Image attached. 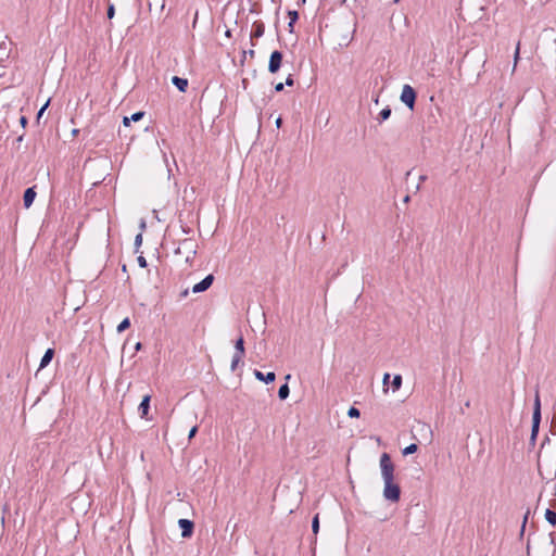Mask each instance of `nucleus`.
I'll list each match as a JSON object with an SVG mask.
<instances>
[{"mask_svg":"<svg viewBox=\"0 0 556 556\" xmlns=\"http://www.w3.org/2000/svg\"><path fill=\"white\" fill-rule=\"evenodd\" d=\"M197 248L198 244L192 238H185L175 247L174 254L185 256V262L191 265L197 255Z\"/></svg>","mask_w":556,"mask_h":556,"instance_id":"f257e3e1","label":"nucleus"},{"mask_svg":"<svg viewBox=\"0 0 556 556\" xmlns=\"http://www.w3.org/2000/svg\"><path fill=\"white\" fill-rule=\"evenodd\" d=\"M541 418H542L541 400H540L539 391H536L535 397H534V403H533L532 426H531V435H530V443L532 445L535 444V441H536V438L539 434Z\"/></svg>","mask_w":556,"mask_h":556,"instance_id":"f03ea898","label":"nucleus"},{"mask_svg":"<svg viewBox=\"0 0 556 556\" xmlns=\"http://www.w3.org/2000/svg\"><path fill=\"white\" fill-rule=\"evenodd\" d=\"M383 497L391 502L397 503L401 500V488L399 483L394 482V479L383 480Z\"/></svg>","mask_w":556,"mask_h":556,"instance_id":"7ed1b4c3","label":"nucleus"},{"mask_svg":"<svg viewBox=\"0 0 556 556\" xmlns=\"http://www.w3.org/2000/svg\"><path fill=\"white\" fill-rule=\"evenodd\" d=\"M379 466L381 470V477L383 480L394 479L395 466L392 462L390 454L386 452L381 454Z\"/></svg>","mask_w":556,"mask_h":556,"instance_id":"20e7f679","label":"nucleus"},{"mask_svg":"<svg viewBox=\"0 0 556 556\" xmlns=\"http://www.w3.org/2000/svg\"><path fill=\"white\" fill-rule=\"evenodd\" d=\"M400 100L413 111L417 100V92L410 85H404L400 96Z\"/></svg>","mask_w":556,"mask_h":556,"instance_id":"39448f33","label":"nucleus"},{"mask_svg":"<svg viewBox=\"0 0 556 556\" xmlns=\"http://www.w3.org/2000/svg\"><path fill=\"white\" fill-rule=\"evenodd\" d=\"M12 51V41L8 35L0 30V63L9 59Z\"/></svg>","mask_w":556,"mask_h":556,"instance_id":"423d86ee","label":"nucleus"},{"mask_svg":"<svg viewBox=\"0 0 556 556\" xmlns=\"http://www.w3.org/2000/svg\"><path fill=\"white\" fill-rule=\"evenodd\" d=\"M283 54L279 50H275L270 53L268 62V72L276 74L282 65Z\"/></svg>","mask_w":556,"mask_h":556,"instance_id":"0eeeda50","label":"nucleus"},{"mask_svg":"<svg viewBox=\"0 0 556 556\" xmlns=\"http://www.w3.org/2000/svg\"><path fill=\"white\" fill-rule=\"evenodd\" d=\"M178 526L181 529V536L189 539L194 532V522L190 519L181 518L178 520Z\"/></svg>","mask_w":556,"mask_h":556,"instance_id":"6e6552de","label":"nucleus"},{"mask_svg":"<svg viewBox=\"0 0 556 556\" xmlns=\"http://www.w3.org/2000/svg\"><path fill=\"white\" fill-rule=\"evenodd\" d=\"M150 402H151V395L150 394H146L139 406H138V412H139V415L142 419H146V420H151L152 418L149 416V410H150Z\"/></svg>","mask_w":556,"mask_h":556,"instance_id":"1a4fd4ad","label":"nucleus"},{"mask_svg":"<svg viewBox=\"0 0 556 556\" xmlns=\"http://www.w3.org/2000/svg\"><path fill=\"white\" fill-rule=\"evenodd\" d=\"M265 33V24L262 21H255L252 25V31L250 34L251 45L255 46L254 40L263 37Z\"/></svg>","mask_w":556,"mask_h":556,"instance_id":"9d476101","label":"nucleus"},{"mask_svg":"<svg viewBox=\"0 0 556 556\" xmlns=\"http://www.w3.org/2000/svg\"><path fill=\"white\" fill-rule=\"evenodd\" d=\"M214 282V276L212 274L205 276L200 282L192 287L193 293H201L206 291Z\"/></svg>","mask_w":556,"mask_h":556,"instance_id":"9b49d317","label":"nucleus"},{"mask_svg":"<svg viewBox=\"0 0 556 556\" xmlns=\"http://www.w3.org/2000/svg\"><path fill=\"white\" fill-rule=\"evenodd\" d=\"M37 192H36V186L29 187L24 191L23 194V204L25 208H29L35 199H36Z\"/></svg>","mask_w":556,"mask_h":556,"instance_id":"f8f14e48","label":"nucleus"},{"mask_svg":"<svg viewBox=\"0 0 556 556\" xmlns=\"http://www.w3.org/2000/svg\"><path fill=\"white\" fill-rule=\"evenodd\" d=\"M253 375L258 381H262L266 384L273 383L276 379V374L274 371L263 374L261 370L254 369Z\"/></svg>","mask_w":556,"mask_h":556,"instance_id":"ddd939ff","label":"nucleus"},{"mask_svg":"<svg viewBox=\"0 0 556 556\" xmlns=\"http://www.w3.org/2000/svg\"><path fill=\"white\" fill-rule=\"evenodd\" d=\"M172 84L180 91L186 92L188 88V79L179 76L172 77Z\"/></svg>","mask_w":556,"mask_h":556,"instance_id":"4468645a","label":"nucleus"},{"mask_svg":"<svg viewBox=\"0 0 556 556\" xmlns=\"http://www.w3.org/2000/svg\"><path fill=\"white\" fill-rule=\"evenodd\" d=\"M238 357H244L245 348H244V338L242 334L235 341V354Z\"/></svg>","mask_w":556,"mask_h":556,"instance_id":"2eb2a0df","label":"nucleus"},{"mask_svg":"<svg viewBox=\"0 0 556 556\" xmlns=\"http://www.w3.org/2000/svg\"><path fill=\"white\" fill-rule=\"evenodd\" d=\"M54 353H55L54 350L51 348L46 350L43 356L40 359V365H39L40 369L47 367L51 363V361L54 356Z\"/></svg>","mask_w":556,"mask_h":556,"instance_id":"dca6fc26","label":"nucleus"},{"mask_svg":"<svg viewBox=\"0 0 556 556\" xmlns=\"http://www.w3.org/2000/svg\"><path fill=\"white\" fill-rule=\"evenodd\" d=\"M391 112H392V111H391L390 106H386V108H383V109L379 112V114H378V116H377V121H378L380 124H381V123H383L384 121H387V119L391 116Z\"/></svg>","mask_w":556,"mask_h":556,"instance_id":"f3484780","label":"nucleus"},{"mask_svg":"<svg viewBox=\"0 0 556 556\" xmlns=\"http://www.w3.org/2000/svg\"><path fill=\"white\" fill-rule=\"evenodd\" d=\"M289 393H290V389H289L288 382H286L282 386H280V388L278 390V397L281 401H283L289 396Z\"/></svg>","mask_w":556,"mask_h":556,"instance_id":"a211bd4d","label":"nucleus"},{"mask_svg":"<svg viewBox=\"0 0 556 556\" xmlns=\"http://www.w3.org/2000/svg\"><path fill=\"white\" fill-rule=\"evenodd\" d=\"M544 516H545V519H546V521H547L548 523H551V525H552V526H554V527L556 526V511H554V510H552V509L547 508V509L545 510V515H544Z\"/></svg>","mask_w":556,"mask_h":556,"instance_id":"6ab92c4d","label":"nucleus"},{"mask_svg":"<svg viewBox=\"0 0 556 556\" xmlns=\"http://www.w3.org/2000/svg\"><path fill=\"white\" fill-rule=\"evenodd\" d=\"M130 327V319L128 317L124 318L119 325L117 326V332L122 333Z\"/></svg>","mask_w":556,"mask_h":556,"instance_id":"aec40b11","label":"nucleus"},{"mask_svg":"<svg viewBox=\"0 0 556 556\" xmlns=\"http://www.w3.org/2000/svg\"><path fill=\"white\" fill-rule=\"evenodd\" d=\"M418 450V445L416 443H412L409 445H407L403 451H402V454L404 456H407V455H410V454H414L416 453Z\"/></svg>","mask_w":556,"mask_h":556,"instance_id":"412c9836","label":"nucleus"},{"mask_svg":"<svg viewBox=\"0 0 556 556\" xmlns=\"http://www.w3.org/2000/svg\"><path fill=\"white\" fill-rule=\"evenodd\" d=\"M312 531H313L315 536L317 535V533L319 531V515L318 514H316L313 517V520H312Z\"/></svg>","mask_w":556,"mask_h":556,"instance_id":"4be33fe9","label":"nucleus"},{"mask_svg":"<svg viewBox=\"0 0 556 556\" xmlns=\"http://www.w3.org/2000/svg\"><path fill=\"white\" fill-rule=\"evenodd\" d=\"M287 14L291 23H296L299 21L300 14L296 10H289Z\"/></svg>","mask_w":556,"mask_h":556,"instance_id":"5701e85b","label":"nucleus"},{"mask_svg":"<svg viewBox=\"0 0 556 556\" xmlns=\"http://www.w3.org/2000/svg\"><path fill=\"white\" fill-rule=\"evenodd\" d=\"M402 386V376L401 375H395L393 377V381H392V388L394 391L399 390Z\"/></svg>","mask_w":556,"mask_h":556,"instance_id":"b1692460","label":"nucleus"},{"mask_svg":"<svg viewBox=\"0 0 556 556\" xmlns=\"http://www.w3.org/2000/svg\"><path fill=\"white\" fill-rule=\"evenodd\" d=\"M242 358L243 357H238L236 355L232 356V359H231V365H230V370L231 371H236L239 364L242 362Z\"/></svg>","mask_w":556,"mask_h":556,"instance_id":"393cba45","label":"nucleus"},{"mask_svg":"<svg viewBox=\"0 0 556 556\" xmlns=\"http://www.w3.org/2000/svg\"><path fill=\"white\" fill-rule=\"evenodd\" d=\"M50 103V100H48L41 108L40 110L38 111L37 113V116H36V122L39 124L40 123V119L41 117L43 116V113L45 111L47 110L48 105Z\"/></svg>","mask_w":556,"mask_h":556,"instance_id":"a878e982","label":"nucleus"},{"mask_svg":"<svg viewBox=\"0 0 556 556\" xmlns=\"http://www.w3.org/2000/svg\"><path fill=\"white\" fill-rule=\"evenodd\" d=\"M348 415L351 418H358L361 416V412L358 408L351 406L348 410Z\"/></svg>","mask_w":556,"mask_h":556,"instance_id":"bb28decb","label":"nucleus"},{"mask_svg":"<svg viewBox=\"0 0 556 556\" xmlns=\"http://www.w3.org/2000/svg\"><path fill=\"white\" fill-rule=\"evenodd\" d=\"M142 244V233H138L136 237H135V242H134V245H135V252L137 253L139 251V248L140 245Z\"/></svg>","mask_w":556,"mask_h":556,"instance_id":"cd10ccee","label":"nucleus"},{"mask_svg":"<svg viewBox=\"0 0 556 556\" xmlns=\"http://www.w3.org/2000/svg\"><path fill=\"white\" fill-rule=\"evenodd\" d=\"M115 15V7L114 4L110 3L108 5V10H106V16L109 20H112Z\"/></svg>","mask_w":556,"mask_h":556,"instance_id":"c85d7f7f","label":"nucleus"},{"mask_svg":"<svg viewBox=\"0 0 556 556\" xmlns=\"http://www.w3.org/2000/svg\"><path fill=\"white\" fill-rule=\"evenodd\" d=\"M143 116H144V112L143 111H138V112H135L130 116V119H131V122H139Z\"/></svg>","mask_w":556,"mask_h":556,"instance_id":"c756f323","label":"nucleus"},{"mask_svg":"<svg viewBox=\"0 0 556 556\" xmlns=\"http://www.w3.org/2000/svg\"><path fill=\"white\" fill-rule=\"evenodd\" d=\"M137 262H138V265L141 267V268H146L148 266V263H147V260L146 257H143L142 255H139L137 257Z\"/></svg>","mask_w":556,"mask_h":556,"instance_id":"7c9ffc66","label":"nucleus"},{"mask_svg":"<svg viewBox=\"0 0 556 556\" xmlns=\"http://www.w3.org/2000/svg\"><path fill=\"white\" fill-rule=\"evenodd\" d=\"M198 430H199V428H198V426H197V425H195V426H193V427L190 429L189 434H188V440H189V441H191V440L195 437V434L198 433Z\"/></svg>","mask_w":556,"mask_h":556,"instance_id":"2f4dec72","label":"nucleus"},{"mask_svg":"<svg viewBox=\"0 0 556 556\" xmlns=\"http://www.w3.org/2000/svg\"><path fill=\"white\" fill-rule=\"evenodd\" d=\"M286 86L292 87L294 85V78L292 74H289L286 78Z\"/></svg>","mask_w":556,"mask_h":556,"instance_id":"473e14b6","label":"nucleus"},{"mask_svg":"<svg viewBox=\"0 0 556 556\" xmlns=\"http://www.w3.org/2000/svg\"><path fill=\"white\" fill-rule=\"evenodd\" d=\"M20 124H21V126H22L23 128H25V127L27 126V124H28V119H27V117H26V116H24V115H22V116L20 117Z\"/></svg>","mask_w":556,"mask_h":556,"instance_id":"72a5a7b5","label":"nucleus"},{"mask_svg":"<svg viewBox=\"0 0 556 556\" xmlns=\"http://www.w3.org/2000/svg\"><path fill=\"white\" fill-rule=\"evenodd\" d=\"M275 91L276 92H281L283 89H285V84L283 83H278L275 85Z\"/></svg>","mask_w":556,"mask_h":556,"instance_id":"f704fd0d","label":"nucleus"},{"mask_svg":"<svg viewBox=\"0 0 556 556\" xmlns=\"http://www.w3.org/2000/svg\"><path fill=\"white\" fill-rule=\"evenodd\" d=\"M243 55H249L253 59L255 56V51L253 49H250L249 51H243Z\"/></svg>","mask_w":556,"mask_h":556,"instance_id":"c9c22d12","label":"nucleus"},{"mask_svg":"<svg viewBox=\"0 0 556 556\" xmlns=\"http://www.w3.org/2000/svg\"><path fill=\"white\" fill-rule=\"evenodd\" d=\"M130 122H131L130 117L125 116V117L123 118V124H124V126H126V127H128V126L130 125Z\"/></svg>","mask_w":556,"mask_h":556,"instance_id":"e433bc0d","label":"nucleus"},{"mask_svg":"<svg viewBox=\"0 0 556 556\" xmlns=\"http://www.w3.org/2000/svg\"><path fill=\"white\" fill-rule=\"evenodd\" d=\"M294 24H295V23H291L290 21H289V23H288V30H289L291 34H293V33H294Z\"/></svg>","mask_w":556,"mask_h":556,"instance_id":"4c0bfd02","label":"nucleus"},{"mask_svg":"<svg viewBox=\"0 0 556 556\" xmlns=\"http://www.w3.org/2000/svg\"><path fill=\"white\" fill-rule=\"evenodd\" d=\"M182 232L186 235H189L191 232V229L187 226H181Z\"/></svg>","mask_w":556,"mask_h":556,"instance_id":"58836bf2","label":"nucleus"},{"mask_svg":"<svg viewBox=\"0 0 556 556\" xmlns=\"http://www.w3.org/2000/svg\"><path fill=\"white\" fill-rule=\"evenodd\" d=\"M276 125H277V127H278V128H280V127H281V125H282V118H281V117H278V118L276 119Z\"/></svg>","mask_w":556,"mask_h":556,"instance_id":"ea45409f","label":"nucleus"},{"mask_svg":"<svg viewBox=\"0 0 556 556\" xmlns=\"http://www.w3.org/2000/svg\"><path fill=\"white\" fill-rule=\"evenodd\" d=\"M528 515H529V511L525 515L521 531H523V529H525V526H526V522H527V519H528Z\"/></svg>","mask_w":556,"mask_h":556,"instance_id":"a19ab883","label":"nucleus"},{"mask_svg":"<svg viewBox=\"0 0 556 556\" xmlns=\"http://www.w3.org/2000/svg\"><path fill=\"white\" fill-rule=\"evenodd\" d=\"M519 58V43L517 45L516 52H515V61Z\"/></svg>","mask_w":556,"mask_h":556,"instance_id":"79ce46f5","label":"nucleus"},{"mask_svg":"<svg viewBox=\"0 0 556 556\" xmlns=\"http://www.w3.org/2000/svg\"><path fill=\"white\" fill-rule=\"evenodd\" d=\"M427 180V176L426 175H420L419 176V182H422V181H426Z\"/></svg>","mask_w":556,"mask_h":556,"instance_id":"37998d69","label":"nucleus"},{"mask_svg":"<svg viewBox=\"0 0 556 556\" xmlns=\"http://www.w3.org/2000/svg\"><path fill=\"white\" fill-rule=\"evenodd\" d=\"M78 134H79V129L74 128V129L72 130V135H73L74 137H75V136H77Z\"/></svg>","mask_w":556,"mask_h":556,"instance_id":"c03bdc74","label":"nucleus"},{"mask_svg":"<svg viewBox=\"0 0 556 556\" xmlns=\"http://www.w3.org/2000/svg\"><path fill=\"white\" fill-rule=\"evenodd\" d=\"M410 201V197L407 194L404 197L403 202L408 203Z\"/></svg>","mask_w":556,"mask_h":556,"instance_id":"a18cd8bd","label":"nucleus"},{"mask_svg":"<svg viewBox=\"0 0 556 556\" xmlns=\"http://www.w3.org/2000/svg\"><path fill=\"white\" fill-rule=\"evenodd\" d=\"M305 3H306V0H299V1H298V5H299V7H302V5H304Z\"/></svg>","mask_w":556,"mask_h":556,"instance_id":"49530a36","label":"nucleus"},{"mask_svg":"<svg viewBox=\"0 0 556 556\" xmlns=\"http://www.w3.org/2000/svg\"><path fill=\"white\" fill-rule=\"evenodd\" d=\"M142 348L141 342H138L135 346L136 351H139Z\"/></svg>","mask_w":556,"mask_h":556,"instance_id":"de8ad7c7","label":"nucleus"},{"mask_svg":"<svg viewBox=\"0 0 556 556\" xmlns=\"http://www.w3.org/2000/svg\"><path fill=\"white\" fill-rule=\"evenodd\" d=\"M390 378V375L389 374H386L384 377H383V383L386 384L388 379Z\"/></svg>","mask_w":556,"mask_h":556,"instance_id":"09e8293b","label":"nucleus"},{"mask_svg":"<svg viewBox=\"0 0 556 556\" xmlns=\"http://www.w3.org/2000/svg\"><path fill=\"white\" fill-rule=\"evenodd\" d=\"M23 138H24V135H21V136L17 137L16 141L17 142H22Z\"/></svg>","mask_w":556,"mask_h":556,"instance_id":"8fccbe9b","label":"nucleus"},{"mask_svg":"<svg viewBox=\"0 0 556 556\" xmlns=\"http://www.w3.org/2000/svg\"><path fill=\"white\" fill-rule=\"evenodd\" d=\"M225 35H226L227 37H230V35H231L230 30H229V29H228V30H226V34H225Z\"/></svg>","mask_w":556,"mask_h":556,"instance_id":"3c124183","label":"nucleus"},{"mask_svg":"<svg viewBox=\"0 0 556 556\" xmlns=\"http://www.w3.org/2000/svg\"><path fill=\"white\" fill-rule=\"evenodd\" d=\"M140 227H141V228H144V227H146V223H144L143 220L141 222Z\"/></svg>","mask_w":556,"mask_h":556,"instance_id":"603ef678","label":"nucleus"},{"mask_svg":"<svg viewBox=\"0 0 556 556\" xmlns=\"http://www.w3.org/2000/svg\"><path fill=\"white\" fill-rule=\"evenodd\" d=\"M290 378H291V375H290V374H288V375L285 377V379H286L287 381H288Z\"/></svg>","mask_w":556,"mask_h":556,"instance_id":"864d4df0","label":"nucleus"},{"mask_svg":"<svg viewBox=\"0 0 556 556\" xmlns=\"http://www.w3.org/2000/svg\"><path fill=\"white\" fill-rule=\"evenodd\" d=\"M197 18H198V13L195 14V17H194V20H193V25H195V23H197Z\"/></svg>","mask_w":556,"mask_h":556,"instance_id":"5fc2aeb1","label":"nucleus"},{"mask_svg":"<svg viewBox=\"0 0 556 556\" xmlns=\"http://www.w3.org/2000/svg\"><path fill=\"white\" fill-rule=\"evenodd\" d=\"M187 294H188V290H186V291H184V292L181 293V295H182V296H186Z\"/></svg>","mask_w":556,"mask_h":556,"instance_id":"6e6d98bb","label":"nucleus"},{"mask_svg":"<svg viewBox=\"0 0 556 556\" xmlns=\"http://www.w3.org/2000/svg\"><path fill=\"white\" fill-rule=\"evenodd\" d=\"M419 189H420V184H418V185L416 186V191H418Z\"/></svg>","mask_w":556,"mask_h":556,"instance_id":"4d7b16f0","label":"nucleus"},{"mask_svg":"<svg viewBox=\"0 0 556 556\" xmlns=\"http://www.w3.org/2000/svg\"><path fill=\"white\" fill-rule=\"evenodd\" d=\"M410 173H412L410 170H408V172L406 173V178H408V176L410 175Z\"/></svg>","mask_w":556,"mask_h":556,"instance_id":"13d9d810","label":"nucleus"},{"mask_svg":"<svg viewBox=\"0 0 556 556\" xmlns=\"http://www.w3.org/2000/svg\"><path fill=\"white\" fill-rule=\"evenodd\" d=\"M395 2H399V0H394Z\"/></svg>","mask_w":556,"mask_h":556,"instance_id":"bf43d9fd","label":"nucleus"}]
</instances>
